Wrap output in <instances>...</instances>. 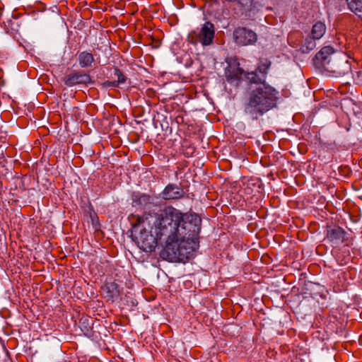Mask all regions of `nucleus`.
I'll list each match as a JSON object with an SVG mask.
<instances>
[{
    "label": "nucleus",
    "mask_w": 362,
    "mask_h": 362,
    "mask_svg": "<svg viewBox=\"0 0 362 362\" xmlns=\"http://www.w3.org/2000/svg\"><path fill=\"white\" fill-rule=\"evenodd\" d=\"M181 217V211L173 206H167L159 213L145 211L141 216L137 217L139 223H147L148 226L152 225L153 233L160 240L165 242L160 255L169 262H178L179 223Z\"/></svg>",
    "instance_id": "nucleus-1"
},
{
    "label": "nucleus",
    "mask_w": 362,
    "mask_h": 362,
    "mask_svg": "<svg viewBox=\"0 0 362 362\" xmlns=\"http://www.w3.org/2000/svg\"><path fill=\"white\" fill-rule=\"evenodd\" d=\"M179 223V258L178 262H185L193 255L199 247L202 218L196 213L181 211Z\"/></svg>",
    "instance_id": "nucleus-2"
},
{
    "label": "nucleus",
    "mask_w": 362,
    "mask_h": 362,
    "mask_svg": "<svg viewBox=\"0 0 362 362\" xmlns=\"http://www.w3.org/2000/svg\"><path fill=\"white\" fill-rule=\"evenodd\" d=\"M279 92L267 83L251 86L244 102V113L252 120L276 106Z\"/></svg>",
    "instance_id": "nucleus-3"
},
{
    "label": "nucleus",
    "mask_w": 362,
    "mask_h": 362,
    "mask_svg": "<svg viewBox=\"0 0 362 362\" xmlns=\"http://www.w3.org/2000/svg\"><path fill=\"white\" fill-rule=\"evenodd\" d=\"M315 66L320 70L342 76L351 71V65L344 57L335 54L334 49L326 46L318 52L313 59Z\"/></svg>",
    "instance_id": "nucleus-4"
},
{
    "label": "nucleus",
    "mask_w": 362,
    "mask_h": 362,
    "mask_svg": "<svg viewBox=\"0 0 362 362\" xmlns=\"http://www.w3.org/2000/svg\"><path fill=\"white\" fill-rule=\"evenodd\" d=\"M136 216L135 223L133 224V229L132 231V240L137 246L146 252H151L155 250L158 245V240L160 239L158 236L153 233L152 225L148 226L147 223H141L138 222Z\"/></svg>",
    "instance_id": "nucleus-5"
},
{
    "label": "nucleus",
    "mask_w": 362,
    "mask_h": 362,
    "mask_svg": "<svg viewBox=\"0 0 362 362\" xmlns=\"http://www.w3.org/2000/svg\"><path fill=\"white\" fill-rule=\"evenodd\" d=\"M215 36L214 25L206 21L200 28L192 30L187 35V40L189 43L197 45L200 43L202 46H209L213 44Z\"/></svg>",
    "instance_id": "nucleus-6"
},
{
    "label": "nucleus",
    "mask_w": 362,
    "mask_h": 362,
    "mask_svg": "<svg viewBox=\"0 0 362 362\" xmlns=\"http://www.w3.org/2000/svg\"><path fill=\"white\" fill-rule=\"evenodd\" d=\"M63 81L67 86L71 87L76 85L88 86L93 84L94 81L91 76L83 71L73 70L67 74L64 78Z\"/></svg>",
    "instance_id": "nucleus-7"
},
{
    "label": "nucleus",
    "mask_w": 362,
    "mask_h": 362,
    "mask_svg": "<svg viewBox=\"0 0 362 362\" xmlns=\"http://www.w3.org/2000/svg\"><path fill=\"white\" fill-rule=\"evenodd\" d=\"M233 36L235 42L241 46L252 45L257 40V34L254 31L243 27L235 29Z\"/></svg>",
    "instance_id": "nucleus-8"
},
{
    "label": "nucleus",
    "mask_w": 362,
    "mask_h": 362,
    "mask_svg": "<svg viewBox=\"0 0 362 362\" xmlns=\"http://www.w3.org/2000/svg\"><path fill=\"white\" fill-rule=\"evenodd\" d=\"M132 199V204L134 206L140 208L141 209H144L145 211L150 209L151 206L155 204L154 197L139 192L133 193Z\"/></svg>",
    "instance_id": "nucleus-9"
},
{
    "label": "nucleus",
    "mask_w": 362,
    "mask_h": 362,
    "mask_svg": "<svg viewBox=\"0 0 362 362\" xmlns=\"http://www.w3.org/2000/svg\"><path fill=\"white\" fill-rule=\"evenodd\" d=\"M184 190L175 184L168 185L161 193L165 200L178 199L184 197Z\"/></svg>",
    "instance_id": "nucleus-10"
},
{
    "label": "nucleus",
    "mask_w": 362,
    "mask_h": 362,
    "mask_svg": "<svg viewBox=\"0 0 362 362\" xmlns=\"http://www.w3.org/2000/svg\"><path fill=\"white\" fill-rule=\"evenodd\" d=\"M344 230L339 226L329 228L327 230V238L334 243H343L345 236Z\"/></svg>",
    "instance_id": "nucleus-11"
},
{
    "label": "nucleus",
    "mask_w": 362,
    "mask_h": 362,
    "mask_svg": "<svg viewBox=\"0 0 362 362\" xmlns=\"http://www.w3.org/2000/svg\"><path fill=\"white\" fill-rule=\"evenodd\" d=\"M105 297L108 300H113L117 298L120 294L119 286L115 282H107L101 287Z\"/></svg>",
    "instance_id": "nucleus-12"
},
{
    "label": "nucleus",
    "mask_w": 362,
    "mask_h": 362,
    "mask_svg": "<svg viewBox=\"0 0 362 362\" xmlns=\"http://www.w3.org/2000/svg\"><path fill=\"white\" fill-rule=\"evenodd\" d=\"M243 74V70L237 65H229L226 70V77L228 82L239 80Z\"/></svg>",
    "instance_id": "nucleus-13"
},
{
    "label": "nucleus",
    "mask_w": 362,
    "mask_h": 362,
    "mask_svg": "<svg viewBox=\"0 0 362 362\" xmlns=\"http://www.w3.org/2000/svg\"><path fill=\"white\" fill-rule=\"evenodd\" d=\"M78 61L81 68H87L91 66L95 59L92 53L83 51L78 54Z\"/></svg>",
    "instance_id": "nucleus-14"
},
{
    "label": "nucleus",
    "mask_w": 362,
    "mask_h": 362,
    "mask_svg": "<svg viewBox=\"0 0 362 362\" xmlns=\"http://www.w3.org/2000/svg\"><path fill=\"white\" fill-rule=\"evenodd\" d=\"M349 8L362 20V0H346Z\"/></svg>",
    "instance_id": "nucleus-15"
},
{
    "label": "nucleus",
    "mask_w": 362,
    "mask_h": 362,
    "mask_svg": "<svg viewBox=\"0 0 362 362\" xmlns=\"http://www.w3.org/2000/svg\"><path fill=\"white\" fill-rule=\"evenodd\" d=\"M326 32V26L321 21L315 23L311 30L310 35L315 39H320Z\"/></svg>",
    "instance_id": "nucleus-16"
},
{
    "label": "nucleus",
    "mask_w": 362,
    "mask_h": 362,
    "mask_svg": "<svg viewBox=\"0 0 362 362\" xmlns=\"http://www.w3.org/2000/svg\"><path fill=\"white\" fill-rule=\"evenodd\" d=\"M247 78L250 82L255 83V86L266 83V76L262 74L259 75V72L257 70L255 71L248 73Z\"/></svg>",
    "instance_id": "nucleus-17"
},
{
    "label": "nucleus",
    "mask_w": 362,
    "mask_h": 362,
    "mask_svg": "<svg viewBox=\"0 0 362 362\" xmlns=\"http://www.w3.org/2000/svg\"><path fill=\"white\" fill-rule=\"evenodd\" d=\"M272 62L267 58L260 59L259 62L258 64V66L257 68V71L259 74H262L264 76H267L268 70L271 66Z\"/></svg>",
    "instance_id": "nucleus-18"
},
{
    "label": "nucleus",
    "mask_w": 362,
    "mask_h": 362,
    "mask_svg": "<svg viewBox=\"0 0 362 362\" xmlns=\"http://www.w3.org/2000/svg\"><path fill=\"white\" fill-rule=\"evenodd\" d=\"M316 40L311 35L308 36L301 47L303 52H309L313 50L316 47Z\"/></svg>",
    "instance_id": "nucleus-19"
},
{
    "label": "nucleus",
    "mask_w": 362,
    "mask_h": 362,
    "mask_svg": "<svg viewBox=\"0 0 362 362\" xmlns=\"http://www.w3.org/2000/svg\"><path fill=\"white\" fill-rule=\"evenodd\" d=\"M114 74L117 78V80L115 81L117 84V87H119L121 84L125 83L127 77L118 68L114 69Z\"/></svg>",
    "instance_id": "nucleus-20"
},
{
    "label": "nucleus",
    "mask_w": 362,
    "mask_h": 362,
    "mask_svg": "<svg viewBox=\"0 0 362 362\" xmlns=\"http://www.w3.org/2000/svg\"><path fill=\"white\" fill-rule=\"evenodd\" d=\"M101 86L105 88H118L117 87V84L116 83V82L115 81H106L105 82H103Z\"/></svg>",
    "instance_id": "nucleus-21"
}]
</instances>
